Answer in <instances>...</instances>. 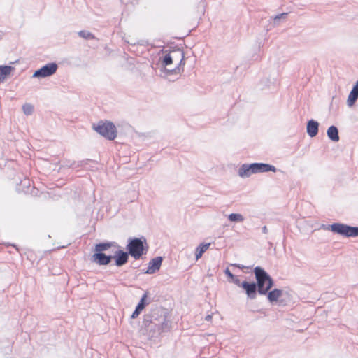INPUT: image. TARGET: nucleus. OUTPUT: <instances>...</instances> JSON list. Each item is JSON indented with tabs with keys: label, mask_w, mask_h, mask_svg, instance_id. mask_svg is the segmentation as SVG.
<instances>
[{
	"label": "nucleus",
	"mask_w": 358,
	"mask_h": 358,
	"mask_svg": "<svg viewBox=\"0 0 358 358\" xmlns=\"http://www.w3.org/2000/svg\"><path fill=\"white\" fill-rule=\"evenodd\" d=\"M159 61L167 76L180 74L182 70L181 66L185 65L184 52L180 49L174 50L160 57Z\"/></svg>",
	"instance_id": "nucleus-1"
},
{
	"label": "nucleus",
	"mask_w": 358,
	"mask_h": 358,
	"mask_svg": "<svg viewBox=\"0 0 358 358\" xmlns=\"http://www.w3.org/2000/svg\"><path fill=\"white\" fill-rule=\"evenodd\" d=\"M254 273L257 282L256 285L258 292L260 294H266L273 285V280L264 269L259 266L255 268Z\"/></svg>",
	"instance_id": "nucleus-2"
},
{
	"label": "nucleus",
	"mask_w": 358,
	"mask_h": 358,
	"mask_svg": "<svg viewBox=\"0 0 358 358\" xmlns=\"http://www.w3.org/2000/svg\"><path fill=\"white\" fill-rule=\"evenodd\" d=\"M321 229L324 230H330L334 233L345 237H357L358 236V227H351L342 223H334L330 225L322 224Z\"/></svg>",
	"instance_id": "nucleus-3"
},
{
	"label": "nucleus",
	"mask_w": 358,
	"mask_h": 358,
	"mask_svg": "<svg viewBox=\"0 0 358 358\" xmlns=\"http://www.w3.org/2000/svg\"><path fill=\"white\" fill-rule=\"evenodd\" d=\"M94 129L99 134L109 140H113L117 136L115 126L110 122H99Z\"/></svg>",
	"instance_id": "nucleus-4"
},
{
	"label": "nucleus",
	"mask_w": 358,
	"mask_h": 358,
	"mask_svg": "<svg viewBox=\"0 0 358 358\" xmlns=\"http://www.w3.org/2000/svg\"><path fill=\"white\" fill-rule=\"evenodd\" d=\"M144 327H141L140 332L145 336L148 340H152L157 338L160 335L159 326L152 322L145 320L143 322Z\"/></svg>",
	"instance_id": "nucleus-5"
},
{
	"label": "nucleus",
	"mask_w": 358,
	"mask_h": 358,
	"mask_svg": "<svg viewBox=\"0 0 358 358\" xmlns=\"http://www.w3.org/2000/svg\"><path fill=\"white\" fill-rule=\"evenodd\" d=\"M127 250L131 257L135 259H138L143 253V243L141 239L138 238L131 239L127 245Z\"/></svg>",
	"instance_id": "nucleus-6"
},
{
	"label": "nucleus",
	"mask_w": 358,
	"mask_h": 358,
	"mask_svg": "<svg viewBox=\"0 0 358 358\" xmlns=\"http://www.w3.org/2000/svg\"><path fill=\"white\" fill-rule=\"evenodd\" d=\"M58 66L56 63H48L45 66H42L41 69L36 71L32 77L33 78H46L53 75L57 69Z\"/></svg>",
	"instance_id": "nucleus-7"
},
{
	"label": "nucleus",
	"mask_w": 358,
	"mask_h": 358,
	"mask_svg": "<svg viewBox=\"0 0 358 358\" xmlns=\"http://www.w3.org/2000/svg\"><path fill=\"white\" fill-rule=\"evenodd\" d=\"M253 168L254 174L259 173H266V172H276L277 169L268 164L265 163H252Z\"/></svg>",
	"instance_id": "nucleus-8"
},
{
	"label": "nucleus",
	"mask_w": 358,
	"mask_h": 358,
	"mask_svg": "<svg viewBox=\"0 0 358 358\" xmlns=\"http://www.w3.org/2000/svg\"><path fill=\"white\" fill-rule=\"evenodd\" d=\"M162 262V257H157L151 259L148 264V268L145 273L153 274L159 270Z\"/></svg>",
	"instance_id": "nucleus-9"
},
{
	"label": "nucleus",
	"mask_w": 358,
	"mask_h": 358,
	"mask_svg": "<svg viewBox=\"0 0 358 358\" xmlns=\"http://www.w3.org/2000/svg\"><path fill=\"white\" fill-rule=\"evenodd\" d=\"M241 287L244 289L248 298L253 299L256 296L257 286L255 282H242Z\"/></svg>",
	"instance_id": "nucleus-10"
},
{
	"label": "nucleus",
	"mask_w": 358,
	"mask_h": 358,
	"mask_svg": "<svg viewBox=\"0 0 358 358\" xmlns=\"http://www.w3.org/2000/svg\"><path fill=\"white\" fill-rule=\"evenodd\" d=\"M253 173L252 164H243L238 170V176L241 178L250 177Z\"/></svg>",
	"instance_id": "nucleus-11"
},
{
	"label": "nucleus",
	"mask_w": 358,
	"mask_h": 358,
	"mask_svg": "<svg viewBox=\"0 0 358 358\" xmlns=\"http://www.w3.org/2000/svg\"><path fill=\"white\" fill-rule=\"evenodd\" d=\"M112 256H107L102 252H96L92 255V260L99 265H107L110 263Z\"/></svg>",
	"instance_id": "nucleus-12"
},
{
	"label": "nucleus",
	"mask_w": 358,
	"mask_h": 358,
	"mask_svg": "<svg viewBox=\"0 0 358 358\" xmlns=\"http://www.w3.org/2000/svg\"><path fill=\"white\" fill-rule=\"evenodd\" d=\"M319 123L314 120H310L307 122L306 131L308 135L313 138L315 137L318 133Z\"/></svg>",
	"instance_id": "nucleus-13"
},
{
	"label": "nucleus",
	"mask_w": 358,
	"mask_h": 358,
	"mask_svg": "<svg viewBox=\"0 0 358 358\" xmlns=\"http://www.w3.org/2000/svg\"><path fill=\"white\" fill-rule=\"evenodd\" d=\"M358 99V81L356 82L351 92H350L348 99L347 105L349 107H352L355 105L356 101Z\"/></svg>",
	"instance_id": "nucleus-14"
},
{
	"label": "nucleus",
	"mask_w": 358,
	"mask_h": 358,
	"mask_svg": "<svg viewBox=\"0 0 358 358\" xmlns=\"http://www.w3.org/2000/svg\"><path fill=\"white\" fill-rule=\"evenodd\" d=\"M128 260V253L122 250L115 252V264L117 266H121L126 264Z\"/></svg>",
	"instance_id": "nucleus-15"
},
{
	"label": "nucleus",
	"mask_w": 358,
	"mask_h": 358,
	"mask_svg": "<svg viewBox=\"0 0 358 358\" xmlns=\"http://www.w3.org/2000/svg\"><path fill=\"white\" fill-rule=\"evenodd\" d=\"M13 70L10 66H0V84L9 77Z\"/></svg>",
	"instance_id": "nucleus-16"
},
{
	"label": "nucleus",
	"mask_w": 358,
	"mask_h": 358,
	"mask_svg": "<svg viewBox=\"0 0 358 358\" xmlns=\"http://www.w3.org/2000/svg\"><path fill=\"white\" fill-rule=\"evenodd\" d=\"M327 136L334 142L339 141L338 130L336 127L331 126L328 128L327 131Z\"/></svg>",
	"instance_id": "nucleus-17"
},
{
	"label": "nucleus",
	"mask_w": 358,
	"mask_h": 358,
	"mask_svg": "<svg viewBox=\"0 0 358 358\" xmlns=\"http://www.w3.org/2000/svg\"><path fill=\"white\" fill-rule=\"evenodd\" d=\"M210 245V243H201L195 250V257L196 260L197 261L199 259H200L203 254L209 248Z\"/></svg>",
	"instance_id": "nucleus-18"
},
{
	"label": "nucleus",
	"mask_w": 358,
	"mask_h": 358,
	"mask_svg": "<svg viewBox=\"0 0 358 358\" xmlns=\"http://www.w3.org/2000/svg\"><path fill=\"white\" fill-rule=\"evenodd\" d=\"M282 290L278 289H274L268 294V299L271 303H273L278 301V299L282 296Z\"/></svg>",
	"instance_id": "nucleus-19"
},
{
	"label": "nucleus",
	"mask_w": 358,
	"mask_h": 358,
	"mask_svg": "<svg viewBox=\"0 0 358 358\" xmlns=\"http://www.w3.org/2000/svg\"><path fill=\"white\" fill-rule=\"evenodd\" d=\"M231 222L241 223L245 220L244 216L241 213H231L227 216Z\"/></svg>",
	"instance_id": "nucleus-20"
},
{
	"label": "nucleus",
	"mask_w": 358,
	"mask_h": 358,
	"mask_svg": "<svg viewBox=\"0 0 358 358\" xmlns=\"http://www.w3.org/2000/svg\"><path fill=\"white\" fill-rule=\"evenodd\" d=\"M146 294H144L143 296L141 298V301L138 303V304L136 307L134 312L131 315V318L137 317L140 313L142 311V310L145 308L144 300L146 298Z\"/></svg>",
	"instance_id": "nucleus-21"
},
{
	"label": "nucleus",
	"mask_w": 358,
	"mask_h": 358,
	"mask_svg": "<svg viewBox=\"0 0 358 358\" xmlns=\"http://www.w3.org/2000/svg\"><path fill=\"white\" fill-rule=\"evenodd\" d=\"M78 36L84 39L90 40L94 39L95 36L90 31L87 30H82L78 32Z\"/></svg>",
	"instance_id": "nucleus-22"
},
{
	"label": "nucleus",
	"mask_w": 358,
	"mask_h": 358,
	"mask_svg": "<svg viewBox=\"0 0 358 358\" xmlns=\"http://www.w3.org/2000/svg\"><path fill=\"white\" fill-rule=\"evenodd\" d=\"M112 245V243H99L96 245L95 250L97 252H101L102 251H105L110 248Z\"/></svg>",
	"instance_id": "nucleus-23"
},
{
	"label": "nucleus",
	"mask_w": 358,
	"mask_h": 358,
	"mask_svg": "<svg viewBox=\"0 0 358 358\" xmlns=\"http://www.w3.org/2000/svg\"><path fill=\"white\" fill-rule=\"evenodd\" d=\"M22 110L25 115H31L34 112V107L32 105L29 103H26L23 106Z\"/></svg>",
	"instance_id": "nucleus-24"
},
{
	"label": "nucleus",
	"mask_w": 358,
	"mask_h": 358,
	"mask_svg": "<svg viewBox=\"0 0 358 358\" xmlns=\"http://www.w3.org/2000/svg\"><path fill=\"white\" fill-rule=\"evenodd\" d=\"M170 324L166 320H164L163 322H162L161 325L159 326L160 329V334L162 332L167 331L170 329Z\"/></svg>",
	"instance_id": "nucleus-25"
},
{
	"label": "nucleus",
	"mask_w": 358,
	"mask_h": 358,
	"mask_svg": "<svg viewBox=\"0 0 358 358\" xmlns=\"http://www.w3.org/2000/svg\"><path fill=\"white\" fill-rule=\"evenodd\" d=\"M287 13H283L280 15H276L273 19V22L275 24H278V20L282 18H285L287 16Z\"/></svg>",
	"instance_id": "nucleus-26"
},
{
	"label": "nucleus",
	"mask_w": 358,
	"mask_h": 358,
	"mask_svg": "<svg viewBox=\"0 0 358 358\" xmlns=\"http://www.w3.org/2000/svg\"><path fill=\"white\" fill-rule=\"evenodd\" d=\"M224 273L229 278H231L234 275H233L229 268H226L224 271Z\"/></svg>",
	"instance_id": "nucleus-27"
},
{
	"label": "nucleus",
	"mask_w": 358,
	"mask_h": 358,
	"mask_svg": "<svg viewBox=\"0 0 358 358\" xmlns=\"http://www.w3.org/2000/svg\"><path fill=\"white\" fill-rule=\"evenodd\" d=\"M234 283L236 285H237V286H238V287H241V284H242V282H241L240 279H238V277L236 278V280H234Z\"/></svg>",
	"instance_id": "nucleus-28"
},
{
	"label": "nucleus",
	"mask_w": 358,
	"mask_h": 358,
	"mask_svg": "<svg viewBox=\"0 0 358 358\" xmlns=\"http://www.w3.org/2000/svg\"><path fill=\"white\" fill-rule=\"evenodd\" d=\"M231 266L238 267L239 268H244V266L243 265L236 264H231Z\"/></svg>",
	"instance_id": "nucleus-29"
},
{
	"label": "nucleus",
	"mask_w": 358,
	"mask_h": 358,
	"mask_svg": "<svg viewBox=\"0 0 358 358\" xmlns=\"http://www.w3.org/2000/svg\"><path fill=\"white\" fill-rule=\"evenodd\" d=\"M211 319H212V315H206V317H205V320H206V321H208H208H210V320H211Z\"/></svg>",
	"instance_id": "nucleus-30"
},
{
	"label": "nucleus",
	"mask_w": 358,
	"mask_h": 358,
	"mask_svg": "<svg viewBox=\"0 0 358 358\" xmlns=\"http://www.w3.org/2000/svg\"><path fill=\"white\" fill-rule=\"evenodd\" d=\"M267 231H268V230H267V227H266V226L263 227H262V232H263L264 234H266V233H267Z\"/></svg>",
	"instance_id": "nucleus-31"
},
{
	"label": "nucleus",
	"mask_w": 358,
	"mask_h": 358,
	"mask_svg": "<svg viewBox=\"0 0 358 358\" xmlns=\"http://www.w3.org/2000/svg\"><path fill=\"white\" fill-rule=\"evenodd\" d=\"M236 278H237V276L234 275L233 278H230L229 281L234 283V280H236Z\"/></svg>",
	"instance_id": "nucleus-32"
}]
</instances>
